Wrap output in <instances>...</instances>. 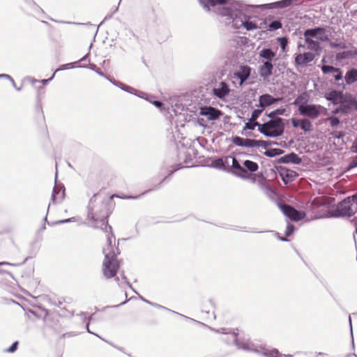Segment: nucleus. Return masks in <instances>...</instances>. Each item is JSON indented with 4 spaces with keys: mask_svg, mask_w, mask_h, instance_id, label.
Returning <instances> with one entry per match:
<instances>
[{
    "mask_svg": "<svg viewBox=\"0 0 357 357\" xmlns=\"http://www.w3.org/2000/svg\"><path fill=\"white\" fill-rule=\"evenodd\" d=\"M200 5L207 11L213 12L222 18V22L234 29L244 28L247 31L258 29L252 21L250 9L252 6L235 0H199Z\"/></svg>",
    "mask_w": 357,
    "mask_h": 357,
    "instance_id": "obj_1",
    "label": "nucleus"
},
{
    "mask_svg": "<svg viewBox=\"0 0 357 357\" xmlns=\"http://www.w3.org/2000/svg\"><path fill=\"white\" fill-rule=\"evenodd\" d=\"M330 204L328 198L316 197L307 204V208L314 214L315 218L324 217L321 213L323 208H326V217H350L357 212V193L340 202L335 210H328Z\"/></svg>",
    "mask_w": 357,
    "mask_h": 357,
    "instance_id": "obj_2",
    "label": "nucleus"
},
{
    "mask_svg": "<svg viewBox=\"0 0 357 357\" xmlns=\"http://www.w3.org/2000/svg\"><path fill=\"white\" fill-rule=\"evenodd\" d=\"M107 197L98 192L91 198L88 206V219L92 221L93 227L100 228L108 234L112 233V227L107 223L109 211L107 206Z\"/></svg>",
    "mask_w": 357,
    "mask_h": 357,
    "instance_id": "obj_3",
    "label": "nucleus"
},
{
    "mask_svg": "<svg viewBox=\"0 0 357 357\" xmlns=\"http://www.w3.org/2000/svg\"><path fill=\"white\" fill-rule=\"evenodd\" d=\"M210 329L217 333L228 335V337L224 339V340L229 344H234L238 349L259 354L264 357H282V354L276 349H268L255 344L248 339L238 337L236 332L237 329H234L231 331L225 328L214 329L210 327Z\"/></svg>",
    "mask_w": 357,
    "mask_h": 357,
    "instance_id": "obj_4",
    "label": "nucleus"
},
{
    "mask_svg": "<svg viewBox=\"0 0 357 357\" xmlns=\"http://www.w3.org/2000/svg\"><path fill=\"white\" fill-rule=\"evenodd\" d=\"M113 242H115L114 234H107V243L102 248V252L105 255L102 273L107 279L114 277L120 266L119 261L116 259V255L119 252L118 248L113 246Z\"/></svg>",
    "mask_w": 357,
    "mask_h": 357,
    "instance_id": "obj_5",
    "label": "nucleus"
},
{
    "mask_svg": "<svg viewBox=\"0 0 357 357\" xmlns=\"http://www.w3.org/2000/svg\"><path fill=\"white\" fill-rule=\"evenodd\" d=\"M284 130L283 119L280 117L259 125V131L268 137H276L282 135Z\"/></svg>",
    "mask_w": 357,
    "mask_h": 357,
    "instance_id": "obj_6",
    "label": "nucleus"
},
{
    "mask_svg": "<svg viewBox=\"0 0 357 357\" xmlns=\"http://www.w3.org/2000/svg\"><path fill=\"white\" fill-rule=\"evenodd\" d=\"M246 38L234 36L228 40L225 45V56L231 61H236L241 46Z\"/></svg>",
    "mask_w": 357,
    "mask_h": 357,
    "instance_id": "obj_7",
    "label": "nucleus"
},
{
    "mask_svg": "<svg viewBox=\"0 0 357 357\" xmlns=\"http://www.w3.org/2000/svg\"><path fill=\"white\" fill-rule=\"evenodd\" d=\"M324 109V107L320 105L307 104L305 106L301 105L299 113L301 116L316 119L320 116L321 111Z\"/></svg>",
    "mask_w": 357,
    "mask_h": 357,
    "instance_id": "obj_8",
    "label": "nucleus"
},
{
    "mask_svg": "<svg viewBox=\"0 0 357 357\" xmlns=\"http://www.w3.org/2000/svg\"><path fill=\"white\" fill-rule=\"evenodd\" d=\"M280 209L286 216L294 221L301 220L305 217V213L298 211L289 205H280Z\"/></svg>",
    "mask_w": 357,
    "mask_h": 357,
    "instance_id": "obj_9",
    "label": "nucleus"
},
{
    "mask_svg": "<svg viewBox=\"0 0 357 357\" xmlns=\"http://www.w3.org/2000/svg\"><path fill=\"white\" fill-rule=\"evenodd\" d=\"M227 160H228L229 165L231 162V167L234 169L233 174L234 175L243 178L248 177V171L239 164L236 158L228 155L227 156Z\"/></svg>",
    "mask_w": 357,
    "mask_h": 357,
    "instance_id": "obj_10",
    "label": "nucleus"
},
{
    "mask_svg": "<svg viewBox=\"0 0 357 357\" xmlns=\"http://www.w3.org/2000/svg\"><path fill=\"white\" fill-rule=\"evenodd\" d=\"M57 174L56 173L55 176V185L54 187L52 195V203L56 204L63 201L65 197V188L61 183L56 182Z\"/></svg>",
    "mask_w": 357,
    "mask_h": 357,
    "instance_id": "obj_11",
    "label": "nucleus"
},
{
    "mask_svg": "<svg viewBox=\"0 0 357 357\" xmlns=\"http://www.w3.org/2000/svg\"><path fill=\"white\" fill-rule=\"evenodd\" d=\"M314 59V54L312 52H305L296 54L295 56V66L298 67H305Z\"/></svg>",
    "mask_w": 357,
    "mask_h": 357,
    "instance_id": "obj_12",
    "label": "nucleus"
},
{
    "mask_svg": "<svg viewBox=\"0 0 357 357\" xmlns=\"http://www.w3.org/2000/svg\"><path fill=\"white\" fill-rule=\"evenodd\" d=\"M303 36H311L313 38H317L321 41H327L328 40V37L326 33V29L322 27L306 29L304 31Z\"/></svg>",
    "mask_w": 357,
    "mask_h": 357,
    "instance_id": "obj_13",
    "label": "nucleus"
},
{
    "mask_svg": "<svg viewBox=\"0 0 357 357\" xmlns=\"http://www.w3.org/2000/svg\"><path fill=\"white\" fill-rule=\"evenodd\" d=\"M251 68L248 66H241L239 68L234 72V77L239 79V84L241 86L250 77Z\"/></svg>",
    "mask_w": 357,
    "mask_h": 357,
    "instance_id": "obj_14",
    "label": "nucleus"
},
{
    "mask_svg": "<svg viewBox=\"0 0 357 357\" xmlns=\"http://www.w3.org/2000/svg\"><path fill=\"white\" fill-rule=\"evenodd\" d=\"M199 114L207 117L208 120L213 121L220 118L222 112L212 107H202Z\"/></svg>",
    "mask_w": 357,
    "mask_h": 357,
    "instance_id": "obj_15",
    "label": "nucleus"
},
{
    "mask_svg": "<svg viewBox=\"0 0 357 357\" xmlns=\"http://www.w3.org/2000/svg\"><path fill=\"white\" fill-rule=\"evenodd\" d=\"M325 98L334 105L343 103L345 100L344 94L342 91L336 90H332L328 93H326Z\"/></svg>",
    "mask_w": 357,
    "mask_h": 357,
    "instance_id": "obj_16",
    "label": "nucleus"
},
{
    "mask_svg": "<svg viewBox=\"0 0 357 357\" xmlns=\"http://www.w3.org/2000/svg\"><path fill=\"white\" fill-rule=\"evenodd\" d=\"M282 100V98H274L271 95L266 93L259 96V106L263 109Z\"/></svg>",
    "mask_w": 357,
    "mask_h": 357,
    "instance_id": "obj_17",
    "label": "nucleus"
},
{
    "mask_svg": "<svg viewBox=\"0 0 357 357\" xmlns=\"http://www.w3.org/2000/svg\"><path fill=\"white\" fill-rule=\"evenodd\" d=\"M213 91L215 96L222 99L229 93L230 89L227 84L225 82H221L213 89Z\"/></svg>",
    "mask_w": 357,
    "mask_h": 357,
    "instance_id": "obj_18",
    "label": "nucleus"
},
{
    "mask_svg": "<svg viewBox=\"0 0 357 357\" xmlns=\"http://www.w3.org/2000/svg\"><path fill=\"white\" fill-rule=\"evenodd\" d=\"M345 84H340L342 89H345V85H351L357 82V68H352L349 69L344 77Z\"/></svg>",
    "mask_w": 357,
    "mask_h": 357,
    "instance_id": "obj_19",
    "label": "nucleus"
},
{
    "mask_svg": "<svg viewBox=\"0 0 357 357\" xmlns=\"http://www.w3.org/2000/svg\"><path fill=\"white\" fill-rule=\"evenodd\" d=\"M301 162V158H299L298 155L295 153L287 154L280 158V162L284 164L292 163L298 165Z\"/></svg>",
    "mask_w": 357,
    "mask_h": 357,
    "instance_id": "obj_20",
    "label": "nucleus"
},
{
    "mask_svg": "<svg viewBox=\"0 0 357 357\" xmlns=\"http://www.w3.org/2000/svg\"><path fill=\"white\" fill-rule=\"evenodd\" d=\"M273 66L270 61H265L259 68V74L264 78L268 77L273 73Z\"/></svg>",
    "mask_w": 357,
    "mask_h": 357,
    "instance_id": "obj_21",
    "label": "nucleus"
},
{
    "mask_svg": "<svg viewBox=\"0 0 357 357\" xmlns=\"http://www.w3.org/2000/svg\"><path fill=\"white\" fill-rule=\"evenodd\" d=\"M280 174L285 183H288L289 182L294 181L297 176L296 172L287 169H282Z\"/></svg>",
    "mask_w": 357,
    "mask_h": 357,
    "instance_id": "obj_22",
    "label": "nucleus"
},
{
    "mask_svg": "<svg viewBox=\"0 0 357 357\" xmlns=\"http://www.w3.org/2000/svg\"><path fill=\"white\" fill-rule=\"evenodd\" d=\"M304 37L308 50L315 52H319L321 50L320 43L318 41L312 39V37L311 36Z\"/></svg>",
    "mask_w": 357,
    "mask_h": 357,
    "instance_id": "obj_23",
    "label": "nucleus"
},
{
    "mask_svg": "<svg viewBox=\"0 0 357 357\" xmlns=\"http://www.w3.org/2000/svg\"><path fill=\"white\" fill-rule=\"evenodd\" d=\"M356 54V52L351 50L343 51L336 54V59L337 61H342L346 59H354Z\"/></svg>",
    "mask_w": 357,
    "mask_h": 357,
    "instance_id": "obj_24",
    "label": "nucleus"
},
{
    "mask_svg": "<svg viewBox=\"0 0 357 357\" xmlns=\"http://www.w3.org/2000/svg\"><path fill=\"white\" fill-rule=\"evenodd\" d=\"M344 102L343 103H340L344 107H354L357 109V100L356 98L351 96V94H344Z\"/></svg>",
    "mask_w": 357,
    "mask_h": 357,
    "instance_id": "obj_25",
    "label": "nucleus"
},
{
    "mask_svg": "<svg viewBox=\"0 0 357 357\" xmlns=\"http://www.w3.org/2000/svg\"><path fill=\"white\" fill-rule=\"evenodd\" d=\"M259 55L260 57L266 59V61L271 62V61L275 57V52L272 51L271 49L266 48L261 50L259 52Z\"/></svg>",
    "mask_w": 357,
    "mask_h": 357,
    "instance_id": "obj_26",
    "label": "nucleus"
},
{
    "mask_svg": "<svg viewBox=\"0 0 357 357\" xmlns=\"http://www.w3.org/2000/svg\"><path fill=\"white\" fill-rule=\"evenodd\" d=\"M213 167L218 169H225V167L229 166L228 160H227V156L225 158H218L213 162Z\"/></svg>",
    "mask_w": 357,
    "mask_h": 357,
    "instance_id": "obj_27",
    "label": "nucleus"
},
{
    "mask_svg": "<svg viewBox=\"0 0 357 357\" xmlns=\"http://www.w3.org/2000/svg\"><path fill=\"white\" fill-rule=\"evenodd\" d=\"M300 128L305 132H311L313 130V126L307 119H301Z\"/></svg>",
    "mask_w": 357,
    "mask_h": 357,
    "instance_id": "obj_28",
    "label": "nucleus"
},
{
    "mask_svg": "<svg viewBox=\"0 0 357 357\" xmlns=\"http://www.w3.org/2000/svg\"><path fill=\"white\" fill-rule=\"evenodd\" d=\"M243 165L245 167L246 170H248L251 172H255L257 171L259 166L257 162L247 160L243 162Z\"/></svg>",
    "mask_w": 357,
    "mask_h": 357,
    "instance_id": "obj_29",
    "label": "nucleus"
},
{
    "mask_svg": "<svg viewBox=\"0 0 357 357\" xmlns=\"http://www.w3.org/2000/svg\"><path fill=\"white\" fill-rule=\"evenodd\" d=\"M123 91H126L130 93H132V94H135L140 98H145V93L142 91H139L137 90H136L135 89L130 86H128V85H124L123 86Z\"/></svg>",
    "mask_w": 357,
    "mask_h": 357,
    "instance_id": "obj_30",
    "label": "nucleus"
},
{
    "mask_svg": "<svg viewBox=\"0 0 357 357\" xmlns=\"http://www.w3.org/2000/svg\"><path fill=\"white\" fill-rule=\"evenodd\" d=\"M351 151L353 153H357V138L354 141L352 146L351 147ZM357 167V155L354 157L349 164L350 168H354Z\"/></svg>",
    "mask_w": 357,
    "mask_h": 357,
    "instance_id": "obj_31",
    "label": "nucleus"
},
{
    "mask_svg": "<svg viewBox=\"0 0 357 357\" xmlns=\"http://www.w3.org/2000/svg\"><path fill=\"white\" fill-rule=\"evenodd\" d=\"M306 102H307V100H306L304 95H301L295 99L293 104L296 106H298V109L300 112V108L301 107V105L305 106L307 105Z\"/></svg>",
    "mask_w": 357,
    "mask_h": 357,
    "instance_id": "obj_32",
    "label": "nucleus"
},
{
    "mask_svg": "<svg viewBox=\"0 0 357 357\" xmlns=\"http://www.w3.org/2000/svg\"><path fill=\"white\" fill-rule=\"evenodd\" d=\"M283 150L280 149H272L264 152V155L268 157H275L283 153Z\"/></svg>",
    "mask_w": 357,
    "mask_h": 357,
    "instance_id": "obj_33",
    "label": "nucleus"
},
{
    "mask_svg": "<svg viewBox=\"0 0 357 357\" xmlns=\"http://www.w3.org/2000/svg\"><path fill=\"white\" fill-rule=\"evenodd\" d=\"M286 112V109L284 108H279L276 109L269 114H267V116L269 118H271V119H275V117L278 115H284Z\"/></svg>",
    "mask_w": 357,
    "mask_h": 357,
    "instance_id": "obj_34",
    "label": "nucleus"
},
{
    "mask_svg": "<svg viewBox=\"0 0 357 357\" xmlns=\"http://www.w3.org/2000/svg\"><path fill=\"white\" fill-rule=\"evenodd\" d=\"M321 68L323 73L325 75H327V74L335 73V71L337 70L338 68H335L334 66H328V65H324L321 66Z\"/></svg>",
    "mask_w": 357,
    "mask_h": 357,
    "instance_id": "obj_35",
    "label": "nucleus"
},
{
    "mask_svg": "<svg viewBox=\"0 0 357 357\" xmlns=\"http://www.w3.org/2000/svg\"><path fill=\"white\" fill-rule=\"evenodd\" d=\"M259 125H261V123L258 122H254L250 121V119H249V121L245 123L244 126V130H255V127H257L259 128Z\"/></svg>",
    "mask_w": 357,
    "mask_h": 357,
    "instance_id": "obj_36",
    "label": "nucleus"
},
{
    "mask_svg": "<svg viewBox=\"0 0 357 357\" xmlns=\"http://www.w3.org/2000/svg\"><path fill=\"white\" fill-rule=\"evenodd\" d=\"M263 109L261 107V109H255L251 114L250 121L257 122L256 120L259 118L260 114L263 112Z\"/></svg>",
    "mask_w": 357,
    "mask_h": 357,
    "instance_id": "obj_37",
    "label": "nucleus"
},
{
    "mask_svg": "<svg viewBox=\"0 0 357 357\" xmlns=\"http://www.w3.org/2000/svg\"><path fill=\"white\" fill-rule=\"evenodd\" d=\"M256 139L245 138L243 147H256Z\"/></svg>",
    "mask_w": 357,
    "mask_h": 357,
    "instance_id": "obj_38",
    "label": "nucleus"
},
{
    "mask_svg": "<svg viewBox=\"0 0 357 357\" xmlns=\"http://www.w3.org/2000/svg\"><path fill=\"white\" fill-rule=\"evenodd\" d=\"M244 139H245V138H243V137H238V136H235V137H232L231 142L236 146H242L243 147V143H244Z\"/></svg>",
    "mask_w": 357,
    "mask_h": 357,
    "instance_id": "obj_39",
    "label": "nucleus"
},
{
    "mask_svg": "<svg viewBox=\"0 0 357 357\" xmlns=\"http://www.w3.org/2000/svg\"><path fill=\"white\" fill-rule=\"evenodd\" d=\"M20 264H13V263H9V262H6V261L0 262V266H4V265H8V266H17ZM3 273H6V274L11 275L10 273L0 268V274H3Z\"/></svg>",
    "mask_w": 357,
    "mask_h": 357,
    "instance_id": "obj_40",
    "label": "nucleus"
},
{
    "mask_svg": "<svg viewBox=\"0 0 357 357\" xmlns=\"http://www.w3.org/2000/svg\"><path fill=\"white\" fill-rule=\"evenodd\" d=\"M271 30H277L282 27V23L278 20L273 21L268 26Z\"/></svg>",
    "mask_w": 357,
    "mask_h": 357,
    "instance_id": "obj_41",
    "label": "nucleus"
},
{
    "mask_svg": "<svg viewBox=\"0 0 357 357\" xmlns=\"http://www.w3.org/2000/svg\"><path fill=\"white\" fill-rule=\"evenodd\" d=\"M333 77L335 81L342 80L343 78V73L340 68H337V70L333 73Z\"/></svg>",
    "mask_w": 357,
    "mask_h": 357,
    "instance_id": "obj_42",
    "label": "nucleus"
},
{
    "mask_svg": "<svg viewBox=\"0 0 357 357\" xmlns=\"http://www.w3.org/2000/svg\"><path fill=\"white\" fill-rule=\"evenodd\" d=\"M278 40L280 43V45L281 49L284 51L285 50L287 45V43H288L287 38H285V37L278 38Z\"/></svg>",
    "mask_w": 357,
    "mask_h": 357,
    "instance_id": "obj_43",
    "label": "nucleus"
},
{
    "mask_svg": "<svg viewBox=\"0 0 357 357\" xmlns=\"http://www.w3.org/2000/svg\"><path fill=\"white\" fill-rule=\"evenodd\" d=\"M332 127L337 126L340 123V120L336 116H331L328 119Z\"/></svg>",
    "mask_w": 357,
    "mask_h": 357,
    "instance_id": "obj_44",
    "label": "nucleus"
},
{
    "mask_svg": "<svg viewBox=\"0 0 357 357\" xmlns=\"http://www.w3.org/2000/svg\"><path fill=\"white\" fill-rule=\"evenodd\" d=\"M256 147L263 146L264 148H266L268 146L272 144L271 142H268L263 140H256Z\"/></svg>",
    "mask_w": 357,
    "mask_h": 357,
    "instance_id": "obj_45",
    "label": "nucleus"
},
{
    "mask_svg": "<svg viewBox=\"0 0 357 357\" xmlns=\"http://www.w3.org/2000/svg\"><path fill=\"white\" fill-rule=\"evenodd\" d=\"M294 231V226L291 224H288L285 231L286 236H291Z\"/></svg>",
    "mask_w": 357,
    "mask_h": 357,
    "instance_id": "obj_46",
    "label": "nucleus"
},
{
    "mask_svg": "<svg viewBox=\"0 0 357 357\" xmlns=\"http://www.w3.org/2000/svg\"><path fill=\"white\" fill-rule=\"evenodd\" d=\"M291 124H292L294 128L301 127V119H296V118H292L291 119Z\"/></svg>",
    "mask_w": 357,
    "mask_h": 357,
    "instance_id": "obj_47",
    "label": "nucleus"
},
{
    "mask_svg": "<svg viewBox=\"0 0 357 357\" xmlns=\"http://www.w3.org/2000/svg\"><path fill=\"white\" fill-rule=\"evenodd\" d=\"M18 342H15L9 348L6 349V351L8 353H13L16 351L17 348Z\"/></svg>",
    "mask_w": 357,
    "mask_h": 357,
    "instance_id": "obj_48",
    "label": "nucleus"
},
{
    "mask_svg": "<svg viewBox=\"0 0 357 357\" xmlns=\"http://www.w3.org/2000/svg\"><path fill=\"white\" fill-rule=\"evenodd\" d=\"M73 63H70L62 65L61 67H59L58 69H56L54 71V73H56L59 70L70 68L73 67Z\"/></svg>",
    "mask_w": 357,
    "mask_h": 357,
    "instance_id": "obj_49",
    "label": "nucleus"
},
{
    "mask_svg": "<svg viewBox=\"0 0 357 357\" xmlns=\"http://www.w3.org/2000/svg\"><path fill=\"white\" fill-rule=\"evenodd\" d=\"M331 47L333 48L338 47V48H344V45L342 43H331L330 44Z\"/></svg>",
    "mask_w": 357,
    "mask_h": 357,
    "instance_id": "obj_50",
    "label": "nucleus"
},
{
    "mask_svg": "<svg viewBox=\"0 0 357 357\" xmlns=\"http://www.w3.org/2000/svg\"><path fill=\"white\" fill-rule=\"evenodd\" d=\"M111 82L114 84L116 85V86L121 88L122 90L123 89V86H124V84H123L122 82H117V81H112Z\"/></svg>",
    "mask_w": 357,
    "mask_h": 357,
    "instance_id": "obj_51",
    "label": "nucleus"
},
{
    "mask_svg": "<svg viewBox=\"0 0 357 357\" xmlns=\"http://www.w3.org/2000/svg\"><path fill=\"white\" fill-rule=\"evenodd\" d=\"M152 103L158 108H161L163 105V104L160 101L158 100H154L152 102Z\"/></svg>",
    "mask_w": 357,
    "mask_h": 357,
    "instance_id": "obj_52",
    "label": "nucleus"
},
{
    "mask_svg": "<svg viewBox=\"0 0 357 357\" xmlns=\"http://www.w3.org/2000/svg\"><path fill=\"white\" fill-rule=\"evenodd\" d=\"M151 305L153 306V307H155L157 308H159V309H164V310H169V309H167V307H163L159 304H157V303H151Z\"/></svg>",
    "mask_w": 357,
    "mask_h": 357,
    "instance_id": "obj_53",
    "label": "nucleus"
},
{
    "mask_svg": "<svg viewBox=\"0 0 357 357\" xmlns=\"http://www.w3.org/2000/svg\"><path fill=\"white\" fill-rule=\"evenodd\" d=\"M55 75V73H54V74L52 75V76L49 78V79H42L40 81V82L43 84V85H45V84H47L49 81L52 80L53 79V77H54Z\"/></svg>",
    "mask_w": 357,
    "mask_h": 357,
    "instance_id": "obj_54",
    "label": "nucleus"
},
{
    "mask_svg": "<svg viewBox=\"0 0 357 357\" xmlns=\"http://www.w3.org/2000/svg\"><path fill=\"white\" fill-rule=\"evenodd\" d=\"M0 78H6L8 80H12V77L7 74H0Z\"/></svg>",
    "mask_w": 357,
    "mask_h": 357,
    "instance_id": "obj_55",
    "label": "nucleus"
},
{
    "mask_svg": "<svg viewBox=\"0 0 357 357\" xmlns=\"http://www.w3.org/2000/svg\"><path fill=\"white\" fill-rule=\"evenodd\" d=\"M73 218H68V219L61 220L58 221L57 223L61 224V223H66V222H71V221H73Z\"/></svg>",
    "mask_w": 357,
    "mask_h": 357,
    "instance_id": "obj_56",
    "label": "nucleus"
},
{
    "mask_svg": "<svg viewBox=\"0 0 357 357\" xmlns=\"http://www.w3.org/2000/svg\"><path fill=\"white\" fill-rule=\"evenodd\" d=\"M86 330H87V331H88L89 333L93 334V332H91V331H90V329H89V323L86 324ZM94 335H96L97 337H98L101 338V337H100L99 335H98L97 334H95V333H94Z\"/></svg>",
    "mask_w": 357,
    "mask_h": 357,
    "instance_id": "obj_57",
    "label": "nucleus"
},
{
    "mask_svg": "<svg viewBox=\"0 0 357 357\" xmlns=\"http://www.w3.org/2000/svg\"><path fill=\"white\" fill-rule=\"evenodd\" d=\"M29 79H30V82H31L33 84H34L35 83L38 82V81L37 79H33V78H29Z\"/></svg>",
    "mask_w": 357,
    "mask_h": 357,
    "instance_id": "obj_58",
    "label": "nucleus"
},
{
    "mask_svg": "<svg viewBox=\"0 0 357 357\" xmlns=\"http://www.w3.org/2000/svg\"><path fill=\"white\" fill-rule=\"evenodd\" d=\"M95 70L100 76H104V74L102 73V72H101L99 69H97V70Z\"/></svg>",
    "mask_w": 357,
    "mask_h": 357,
    "instance_id": "obj_59",
    "label": "nucleus"
},
{
    "mask_svg": "<svg viewBox=\"0 0 357 357\" xmlns=\"http://www.w3.org/2000/svg\"><path fill=\"white\" fill-rule=\"evenodd\" d=\"M349 324H350V327H351V335H352V334H353V332H352V326H351V317H349Z\"/></svg>",
    "mask_w": 357,
    "mask_h": 357,
    "instance_id": "obj_60",
    "label": "nucleus"
},
{
    "mask_svg": "<svg viewBox=\"0 0 357 357\" xmlns=\"http://www.w3.org/2000/svg\"><path fill=\"white\" fill-rule=\"evenodd\" d=\"M10 81L12 83L13 86L16 89L17 86H16V84H15V82L14 79L12 78V80H10Z\"/></svg>",
    "mask_w": 357,
    "mask_h": 357,
    "instance_id": "obj_61",
    "label": "nucleus"
},
{
    "mask_svg": "<svg viewBox=\"0 0 357 357\" xmlns=\"http://www.w3.org/2000/svg\"><path fill=\"white\" fill-rule=\"evenodd\" d=\"M10 81L12 83L13 86L16 89L17 86H16V84H15V82L14 79L12 78V80H10Z\"/></svg>",
    "mask_w": 357,
    "mask_h": 357,
    "instance_id": "obj_62",
    "label": "nucleus"
},
{
    "mask_svg": "<svg viewBox=\"0 0 357 357\" xmlns=\"http://www.w3.org/2000/svg\"><path fill=\"white\" fill-rule=\"evenodd\" d=\"M279 239L280 241H287V239L286 238H284V237H279Z\"/></svg>",
    "mask_w": 357,
    "mask_h": 357,
    "instance_id": "obj_63",
    "label": "nucleus"
},
{
    "mask_svg": "<svg viewBox=\"0 0 357 357\" xmlns=\"http://www.w3.org/2000/svg\"><path fill=\"white\" fill-rule=\"evenodd\" d=\"M282 357H293V355H291V354H288V355H285V354H282Z\"/></svg>",
    "mask_w": 357,
    "mask_h": 357,
    "instance_id": "obj_64",
    "label": "nucleus"
}]
</instances>
